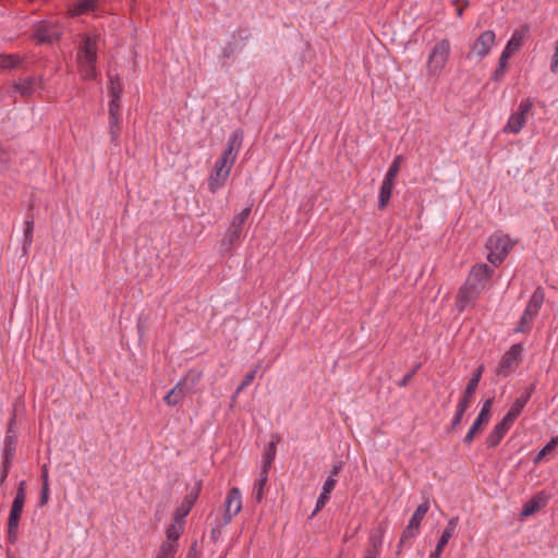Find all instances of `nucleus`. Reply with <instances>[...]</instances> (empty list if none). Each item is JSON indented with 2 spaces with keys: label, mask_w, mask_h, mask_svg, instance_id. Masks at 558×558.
Wrapping results in <instances>:
<instances>
[{
  "label": "nucleus",
  "mask_w": 558,
  "mask_h": 558,
  "mask_svg": "<svg viewBox=\"0 0 558 558\" xmlns=\"http://www.w3.org/2000/svg\"><path fill=\"white\" fill-rule=\"evenodd\" d=\"M484 368H485L484 365L481 364L474 369L472 377L469 379L466 387L464 389V392L457 404L454 415L451 420L449 427L447 428V433L454 432L458 428V426L461 424L465 412L468 411V409L470 408V405L472 403L473 396L477 389V386L482 378Z\"/></svg>",
  "instance_id": "f257e3e1"
},
{
  "label": "nucleus",
  "mask_w": 558,
  "mask_h": 558,
  "mask_svg": "<svg viewBox=\"0 0 558 558\" xmlns=\"http://www.w3.org/2000/svg\"><path fill=\"white\" fill-rule=\"evenodd\" d=\"M527 32V25H524L521 27V29H515L513 32L511 38L508 40L505 49L502 50L499 57L498 65L496 66L495 71L492 74V80L494 82H500L504 78L508 68L509 59L514 52H517L521 48L523 39Z\"/></svg>",
  "instance_id": "f03ea898"
},
{
  "label": "nucleus",
  "mask_w": 558,
  "mask_h": 558,
  "mask_svg": "<svg viewBox=\"0 0 558 558\" xmlns=\"http://www.w3.org/2000/svg\"><path fill=\"white\" fill-rule=\"evenodd\" d=\"M26 499L25 481H22L16 489L9 518H8V542L14 544L17 541L19 525Z\"/></svg>",
  "instance_id": "7ed1b4c3"
},
{
  "label": "nucleus",
  "mask_w": 558,
  "mask_h": 558,
  "mask_svg": "<svg viewBox=\"0 0 558 558\" xmlns=\"http://www.w3.org/2000/svg\"><path fill=\"white\" fill-rule=\"evenodd\" d=\"M451 45L449 39L444 38L435 44L429 52L426 71L429 76H438L441 74L449 60Z\"/></svg>",
  "instance_id": "20e7f679"
},
{
  "label": "nucleus",
  "mask_w": 558,
  "mask_h": 558,
  "mask_svg": "<svg viewBox=\"0 0 558 558\" xmlns=\"http://www.w3.org/2000/svg\"><path fill=\"white\" fill-rule=\"evenodd\" d=\"M251 38V32L247 27H239L231 34L230 40L221 48L219 60L221 66H229V60H233L238 52H241L245 43Z\"/></svg>",
  "instance_id": "39448f33"
},
{
  "label": "nucleus",
  "mask_w": 558,
  "mask_h": 558,
  "mask_svg": "<svg viewBox=\"0 0 558 558\" xmlns=\"http://www.w3.org/2000/svg\"><path fill=\"white\" fill-rule=\"evenodd\" d=\"M34 32L31 39L36 45H52L60 40L63 34V27L58 22H49L46 20L34 24Z\"/></svg>",
  "instance_id": "423d86ee"
},
{
  "label": "nucleus",
  "mask_w": 558,
  "mask_h": 558,
  "mask_svg": "<svg viewBox=\"0 0 558 558\" xmlns=\"http://www.w3.org/2000/svg\"><path fill=\"white\" fill-rule=\"evenodd\" d=\"M252 206L253 205L251 204L250 206L245 207L244 209H242L241 213L233 217L221 242V247L225 251L231 252L234 245L238 244V242L240 241L244 225L251 215Z\"/></svg>",
  "instance_id": "0eeeda50"
},
{
  "label": "nucleus",
  "mask_w": 558,
  "mask_h": 558,
  "mask_svg": "<svg viewBox=\"0 0 558 558\" xmlns=\"http://www.w3.org/2000/svg\"><path fill=\"white\" fill-rule=\"evenodd\" d=\"M533 108L531 98L522 99L519 104L518 110L511 113L507 124L502 128L506 134H519L526 124L527 114Z\"/></svg>",
  "instance_id": "6e6552de"
},
{
  "label": "nucleus",
  "mask_w": 558,
  "mask_h": 558,
  "mask_svg": "<svg viewBox=\"0 0 558 558\" xmlns=\"http://www.w3.org/2000/svg\"><path fill=\"white\" fill-rule=\"evenodd\" d=\"M523 344H512L501 356V360L495 371L497 376L508 377L519 366L522 361Z\"/></svg>",
  "instance_id": "1a4fd4ad"
},
{
  "label": "nucleus",
  "mask_w": 558,
  "mask_h": 558,
  "mask_svg": "<svg viewBox=\"0 0 558 558\" xmlns=\"http://www.w3.org/2000/svg\"><path fill=\"white\" fill-rule=\"evenodd\" d=\"M496 43V34L492 29L482 32L471 46L468 58L475 56L478 60L489 54Z\"/></svg>",
  "instance_id": "9d476101"
},
{
  "label": "nucleus",
  "mask_w": 558,
  "mask_h": 558,
  "mask_svg": "<svg viewBox=\"0 0 558 558\" xmlns=\"http://www.w3.org/2000/svg\"><path fill=\"white\" fill-rule=\"evenodd\" d=\"M482 291L476 286L465 280L459 288L456 295V307L459 312H463L469 306H474Z\"/></svg>",
  "instance_id": "9b49d317"
},
{
  "label": "nucleus",
  "mask_w": 558,
  "mask_h": 558,
  "mask_svg": "<svg viewBox=\"0 0 558 558\" xmlns=\"http://www.w3.org/2000/svg\"><path fill=\"white\" fill-rule=\"evenodd\" d=\"M82 43L77 50V62L87 61L90 63H97V36L90 34H82Z\"/></svg>",
  "instance_id": "f8f14e48"
},
{
  "label": "nucleus",
  "mask_w": 558,
  "mask_h": 558,
  "mask_svg": "<svg viewBox=\"0 0 558 558\" xmlns=\"http://www.w3.org/2000/svg\"><path fill=\"white\" fill-rule=\"evenodd\" d=\"M494 274V268L489 267L487 264H476L471 268L466 280L476 286L477 289L483 292L492 280Z\"/></svg>",
  "instance_id": "ddd939ff"
},
{
  "label": "nucleus",
  "mask_w": 558,
  "mask_h": 558,
  "mask_svg": "<svg viewBox=\"0 0 558 558\" xmlns=\"http://www.w3.org/2000/svg\"><path fill=\"white\" fill-rule=\"evenodd\" d=\"M242 509L241 492L238 487H231L225 500V524H229L232 518L236 515Z\"/></svg>",
  "instance_id": "4468645a"
},
{
  "label": "nucleus",
  "mask_w": 558,
  "mask_h": 558,
  "mask_svg": "<svg viewBox=\"0 0 558 558\" xmlns=\"http://www.w3.org/2000/svg\"><path fill=\"white\" fill-rule=\"evenodd\" d=\"M549 498L550 496L545 490L537 492L527 502L523 505L520 515L523 518L533 515L541 508L547 505Z\"/></svg>",
  "instance_id": "2eb2a0df"
},
{
  "label": "nucleus",
  "mask_w": 558,
  "mask_h": 558,
  "mask_svg": "<svg viewBox=\"0 0 558 558\" xmlns=\"http://www.w3.org/2000/svg\"><path fill=\"white\" fill-rule=\"evenodd\" d=\"M99 0H76L68 5L66 13L70 17H78L96 11Z\"/></svg>",
  "instance_id": "dca6fc26"
},
{
  "label": "nucleus",
  "mask_w": 558,
  "mask_h": 558,
  "mask_svg": "<svg viewBox=\"0 0 558 558\" xmlns=\"http://www.w3.org/2000/svg\"><path fill=\"white\" fill-rule=\"evenodd\" d=\"M458 524H459L458 517H453L448 521L446 527L444 529V531L441 533V536L439 537V539L436 544L435 549L430 553L432 555H436L437 557L440 558L449 539L454 535Z\"/></svg>",
  "instance_id": "f3484780"
},
{
  "label": "nucleus",
  "mask_w": 558,
  "mask_h": 558,
  "mask_svg": "<svg viewBox=\"0 0 558 558\" xmlns=\"http://www.w3.org/2000/svg\"><path fill=\"white\" fill-rule=\"evenodd\" d=\"M512 426L506 418L502 420L494 427L486 438L487 448H496L502 438L506 436L510 427Z\"/></svg>",
  "instance_id": "a211bd4d"
},
{
  "label": "nucleus",
  "mask_w": 558,
  "mask_h": 558,
  "mask_svg": "<svg viewBox=\"0 0 558 558\" xmlns=\"http://www.w3.org/2000/svg\"><path fill=\"white\" fill-rule=\"evenodd\" d=\"M185 524L172 522L168 525L166 530V541H163L160 546H170L173 549V554L175 555L179 548L178 541L181 534L184 531Z\"/></svg>",
  "instance_id": "6ab92c4d"
},
{
  "label": "nucleus",
  "mask_w": 558,
  "mask_h": 558,
  "mask_svg": "<svg viewBox=\"0 0 558 558\" xmlns=\"http://www.w3.org/2000/svg\"><path fill=\"white\" fill-rule=\"evenodd\" d=\"M386 532V523H378L377 527L371 532L368 537V547L365 549L367 553L380 555L384 535Z\"/></svg>",
  "instance_id": "aec40b11"
},
{
  "label": "nucleus",
  "mask_w": 558,
  "mask_h": 558,
  "mask_svg": "<svg viewBox=\"0 0 558 558\" xmlns=\"http://www.w3.org/2000/svg\"><path fill=\"white\" fill-rule=\"evenodd\" d=\"M229 175L230 172H228V170H222L214 166L207 179L209 192L211 194L217 193L218 190L225 186Z\"/></svg>",
  "instance_id": "412c9836"
},
{
  "label": "nucleus",
  "mask_w": 558,
  "mask_h": 558,
  "mask_svg": "<svg viewBox=\"0 0 558 558\" xmlns=\"http://www.w3.org/2000/svg\"><path fill=\"white\" fill-rule=\"evenodd\" d=\"M203 371L191 368L178 383L179 386L183 387L184 391L192 393L194 392L196 386L201 383Z\"/></svg>",
  "instance_id": "4be33fe9"
},
{
  "label": "nucleus",
  "mask_w": 558,
  "mask_h": 558,
  "mask_svg": "<svg viewBox=\"0 0 558 558\" xmlns=\"http://www.w3.org/2000/svg\"><path fill=\"white\" fill-rule=\"evenodd\" d=\"M34 204L31 203L28 206L26 220H25V227H24V239H23V250L26 252V250L32 245L33 242V232H34V214H33Z\"/></svg>",
  "instance_id": "5701e85b"
},
{
  "label": "nucleus",
  "mask_w": 558,
  "mask_h": 558,
  "mask_svg": "<svg viewBox=\"0 0 558 558\" xmlns=\"http://www.w3.org/2000/svg\"><path fill=\"white\" fill-rule=\"evenodd\" d=\"M488 422L489 418L478 414L465 437L463 438V444L470 446L473 442L475 436L483 432L484 426L487 425Z\"/></svg>",
  "instance_id": "b1692460"
},
{
  "label": "nucleus",
  "mask_w": 558,
  "mask_h": 558,
  "mask_svg": "<svg viewBox=\"0 0 558 558\" xmlns=\"http://www.w3.org/2000/svg\"><path fill=\"white\" fill-rule=\"evenodd\" d=\"M187 395L189 393L184 391L183 387L179 386V383H177L175 386L163 397V401L169 407H175L180 404Z\"/></svg>",
  "instance_id": "393cba45"
},
{
  "label": "nucleus",
  "mask_w": 558,
  "mask_h": 558,
  "mask_svg": "<svg viewBox=\"0 0 558 558\" xmlns=\"http://www.w3.org/2000/svg\"><path fill=\"white\" fill-rule=\"evenodd\" d=\"M545 300L544 289L539 286L537 287L531 295V299L526 305V310L530 311L534 316H537L539 310Z\"/></svg>",
  "instance_id": "a878e982"
},
{
  "label": "nucleus",
  "mask_w": 558,
  "mask_h": 558,
  "mask_svg": "<svg viewBox=\"0 0 558 558\" xmlns=\"http://www.w3.org/2000/svg\"><path fill=\"white\" fill-rule=\"evenodd\" d=\"M393 186H395V182H391L388 180L383 181L380 190H379V195H378V205L377 206H378L379 210H383L388 206L389 201L391 198Z\"/></svg>",
  "instance_id": "bb28decb"
},
{
  "label": "nucleus",
  "mask_w": 558,
  "mask_h": 558,
  "mask_svg": "<svg viewBox=\"0 0 558 558\" xmlns=\"http://www.w3.org/2000/svg\"><path fill=\"white\" fill-rule=\"evenodd\" d=\"M489 243L490 248H494L496 252L501 253V255L506 257L512 248V243L508 235L497 236L495 240L490 238Z\"/></svg>",
  "instance_id": "cd10ccee"
},
{
  "label": "nucleus",
  "mask_w": 558,
  "mask_h": 558,
  "mask_svg": "<svg viewBox=\"0 0 558 558\" xmlns=\"http://www.w3.org/2000/svg\"><path fill=\"white\" fill-rule=\"evenodd\" d=\"M244 138V131L242 129H235L230 136L228 137L226 148L231 150L233 154L238 156L240 151Z\"/></svg>",
  "instance_id": "c85d7f7f"
},
{
  "label": "nucleus",
  "mask_w": 558,
  "mask_h": 558,
  "mask_svg": "<svg viewBox=\"0 0 558 558\" xmlns=\"http://www.w3.org/2000/svg\"><path fill=\"white\" fill-rule=\"evenodd\" d=\"M108 78H109L108 92H109L110 98L121 99V96L123 94V85H122L120 75L117 73L112 74L109 72Z\"/></svg>",
  "instance_id": "c756f323"
},
{
  "label": "nucleus",
  "mask_w": 558,
  "mask_h": 558,
  "mask_svg": "<svg viewBox=\"0 0 558 558\" xmlns=\"http://www.w3.org/2000/svg\"><path fill=\"white\" fill-rule=\"evenodd\" d=\"M526 403L527 402L525 401V397H518L511 404L510 409L508 410L504 418H506L509 423L513 424L518 416L521 414Z\"/></svg>",
  "instance_id": "7c9ffc66"
},
{
  "label": "nucleus",
  "mask_w": 558,
  "mask_h": 558,
  "mask_svg": "<svg viewBox=\"0 0 558 558\" xmlns=\"http://www.w3.org/2000/svg\"><path fill=\"white\" fill-rule=\"evenodd\" d=\"M15 444H16V437L14 435H7L5 447H4V451H3V461H2V464L5 466L12 465V460L14 458V452H15Z\"/></svg>",
  "instance_id": "2f4dec72"
},
{
  "label": "nucleus",
  "mask_w": 558,
  "mask_h": 558,
  "mask_svg": "<svg viewBox=\"0 0 558 558\" xmlns=\"http://www.w3.org/2000/svg\"><path fill=\"white\" fill-rule=\"evenodd\" d=\"M22 58L15 53H0V69L11 70L16 69L22 63Z\"/></svg>",
  "instance_id": "473e14b6"
},
{
  "label": "nucleus",
  "mask_w": 558,
  "mask_h": 558,
  "mask_svg": "<svg viewBox=\"0 0 558 558\" xmlns=\"http://www.w3.org/2000/svg\"><path fill=\"white\" fill-rule=\"evenodd\" d=\"M558 446V435L553 437L534 457L533 463L538 465L546 457L551 453Z\"/></svg>",
  "instance_id": "72a5a7b5"
},
{
  "label": "nucleus",
  "mask_w": 558,
  "mask_h": 558,
  "mask_svg": "<svg viewBox=\"0 0 558 558\" xmlns=\"http://www.w3.org/2000/svg\"><path fill=\"white\" fill-rule=\"evenodd\" d=\"M429 510V501L426 499L422 504L417 506L414 513L412 514L409 523L413 524V526H417L421 529L422 521Z\"/></svg>",
  "instance_id": "f704fd0d"
},
{
  "label": "nucleus",
  "mask_w": 558,
  "mask_h": 558,
  "mask_svg": "<svg viewBox=\"0 0 558 558\" xmlns=\"http://www.w3.org/2000/svg\"><path fill=\"white\" fill-rule=\"evenodd\" d=\"M34 84H35V78L27 77V78L21 80L17 83H14L13 87L22 96H31L34 92Z\"/></svg>",
  "instance_id": "c9c22d12"
},
{
  "label": "nucleus",
  "mask_w": 558,
  "mask_h": 558,
  "mask_svg": "<svg viewBox=\"0 0 558 558\" xmlns=\"http://www.w3.org/2000/svg\"><path fill=\"white\" fill-rule=\"evenodd\" d=\"M536 316H534L530 311H527L526 308L524 310L521 318H520V322L518 324V326L515 327L514 331L515 332H527L530 331V326L532 324V322L534 320Z\"/></svg>",
  "instance_id": "e433bc0d"
},
{
  "label": "nucleus",
  "mask_w": 558,
  "mask_h": 558,
  "mask_svg": "<svg viewBox=\"0 0 558 558\" xmlns=\"http://www.w3.org/2000/svg\"><path fill=\"white\" fill-rule=\"evenodd\" d=\"M187 501L181 502V505L174 510L172 521L175 523H183L185 524V518L191 512L192 508L187 505Z\"/></svg>",
  "instance_id": "4c0bfd02"
},
{
  "label": "nucleus",
  "mask_w": 558,
  "mask_h": 558,
  "mask_svg": "<svg viewBox=\"0 0 558 558\" xmlns=\"http://www.w3.org/2000/svg\"><path fill=\"white\" fill-rule=\"evenodd\" d=\"M120 122H121L120 116H114V117L109 116V133L111 136V142L114 144L118 143V138L120 135V131H121Z\"/></svg>",
  "instance_id": "58836bf2"
},
{
  "label": "nucleus",
  "mask_w": 558,
  "mask_h": 558,
  "mask_svg": "<svg viewBox=\"0 0 558 558\" xmlns=\"http://www.w3.org/2000/svg\"><path fill=\"white\" fill-rule=\"evenodd\" d=\"M78 64H80L84 80L92 81V80L96 78V76H97L96 63H90L87 61H78Z\"/></svg>",
  "instance_id": "ea45409f"
},
{
  "label": "nucleus",
  "mask_w": 558,
  "mask_h": 558,
  "mask_svg": "<svg viewBox=\"0 0 558 558\" xmlns=\"http://www.w3.org/2000/svg\"><path fill=\"white\" fill-rule=\"evenodd\" d=\"M280 440H281V438L278 434L272 435L271 441L268 444V446L266 447V449L264 451V454H263L264 460H268V461L275 460L276 453H277V445L280 442Z\"/></svg>",
  "instance_id": "a19ab883"
},
{
  "label": "nucleus",
  "mask_w": 558,
  "mask_h": 558,
  "mask_svg": "<svg viewBox=\"0 0 558 558\" xmlns=\"http://www.w3.org/2000/svg\"><path fill=\"white\" fill-rule=\"evenodd\" d=\"M401 159H402V157L400 155L395 157L393 161L389 166V169H388L384 180L395 182V179L397 178V175L400 171Z\"/></svg>",
  "instance_id": "79ce46f5"
},
{
  "label": "nucleus",
  "mask_w": 558,
  "mask_h": 558,
  "mask_svg": "<svg viewBox=\"0 0 558 558\" xmlns=\"http://www.w3.org/2000/svg\"><path fill=\"white\" fill-rule=\"evenodd\" d=\"M267 480H268L267 475L260 476L254 485L253 495L257 502H260L264 498V487L267 483Z\"/></svg>",
  "instance_id": "37998d69"
},
{
  "label": "nucleus",
  "mask_w": 558,
  "mask_h": 558,
  "mask_svg": "<svg viewBox=\"0 0 558 558\" xmlns=\"http://www.w3.org/2000/svg\"><path fill=\"white\" fill-rule=\"evenodd\" d=\"M420 532V527L413 526V524L408 523V525L404 527V530L401 533V543H409L411 539H413Z\"/></svg>",
  "instance_id": "c03bdc74"
},
{
  "label": "nucleus",
  "mask_w": 558,
  "mask_h": 558,
  "mask_svg": "<svg viewBox=\"0 0 558 558\" xmlns=\"http://www.w3.org/2000/svg\"><path fill=\"white\" fill-rule=\"evenodd\" d=\"M257 368L258 367H255L254 369H252L251 372L245 374V376L243 377L241 384L235 389L233 398L252 384V381L254 380V378H255V376L257 374Z\"/></svg>",
  "instance_id": "a18cd8bd"
},
{
  "label": "nucleus",
  "mask_w": 558,
  "mask_h": 558,
  "mask_svg": "<svg viewBox=\"0 0 558 558\" xmlns=\"http://www.w3.org/2000/svg\"><path fill=\"white\" fill-rule=\"evenodd\" d=\"M201 489H202V482H198L196 484V486L187 495L184 496L183 501H187L189 502L187 505L191 508H193L196 500L198 499Z\"/></svg>",
  "instance_id": "49530a36"
},
{
  "label": "nucleus",
  "mask_w": 558,
  "mask_h": 558,
  "mask_svg": "<svg viewBox=\"0 0 558 558\" xmlns=\"http://www.w3.org/2000/svg\"><path fill=\"white\" fill-rule=\"evenodd\" d=\"M329 499H330V494L326 493V492H322L316 501V506L312 513V517H314L318 511H320L326 506V504L328 502Z\"/></svg>",
  "instance_id": "de8ad7c7"
},
{
  "label": "nucleus",
  "mask_w": 558,
  "mask_h": 558,
  "mask_svg": "<svg viewBox=\"0 0 558 558\" xmlns=\"http://www.w3.org/2000/svg\"><path fill=\"white\" fill-rule=\"evenodd\" d=\"M490 253L487 256L488 262H490L494 266L500 265L506 256L501 255V253L496 252L494 248H490Z\"/></svg>",
  "instance_id": "09e8293b"
},
{
  "label": "nucleus",
  "mask_w": 558,
  "mask_h": 558,
  "mask_svg": "<svg viewBox=\"0 0 558 558\" xmlns=\"http://www.w3.org/2000/svg\"><path fill=\"white\" fill-rule=\"evenodd\" d=\"M108 114L111 117L120 116V99H110L108 104Z\"/></svg>",
  "instance_id": "8fccbe9b"
},
{
  "label": "nucleus",
  "mask_w": 558,
  "mask_h": 558,
  "mask_svg": "<svg viewBox=\"0 0 558 558\" xmlns=\"http://www.w3.org/2000/svg\"><path fill=\"white\" fill-rule=\"evenodd\" d=\"M493 403H494V398H489V399L485 400L478 414L490 420Z\"/></svg>",
  "instance_id": "3c124183"
},
{
  "label": "nucleus",
  "mask_w": 558,
  "mask_h": 558,
  "mask_svg": "<svg viewBox=\"0 0 558 558\" xmlns=\"http://www.w3.org/2000/svg\"><path fill=\"white\" fill-rule=\"evenodd\" d=\"M173 549L170 546H159L156 558H174Z\"/></svg>",
  "instance_id": "603ef678"
},
{
  "label": "nucleus",
  "mask_w": 558,
  "mask_h": 558,
  "mask_svg": "<svg viewBox=\"0 0 558 558\" xmlns=\"http://www.w3.org/2000/svg\"><path fill=\"white\" fill-rule=\"evenodd\" d=\"M452 4L457 7V16L462 17L463 11L469 7V0H452Z\"/></svg>",
  "instance_id": "864d4df0"
},
{
  "label": "nucleus",
  "mask_w": 558,
  "mask_h": 558,
  "mask_svg": "<svg viewBox=\"0 0 558 558\" xmlns=\"http://www.w3.org/2000/svg\"><path fill=\"white\" fill-rule=\"evenodd\" d=\"M549 68L553 73H558V39L555 43V52L553 54Z\"/></svg>",
  "instance_id": "5fc2aeb1"
},
{
  "label": "nucleus",
  "mask_w": 558,
  "mask_h": 558,
  "mask_svg": "<svg viewBox=\"0 0 558 558\" xmlns=\"http://www.w3.org/2000/svg\"><path fill=\"white\" fill-rule=\"evenodd\" d=\"M216 168H219V169H222V170H228V172L231 173V169L233 167V165L231 162H229L228 160H226L225 158H221L219 157L215 165H214Z\"/></svg>",
  "instance_id": "6e6d98bb"
},
{
  "label": "nucleus",
  "mask_w": 558,
  "mask_h": 558,
  "mask_svg": "<svg viewBox=\"0 0 558 558\" xmlns=\"http://www.w3.org/2000/svg\"><path fill=\"white\" fill-rule=\"evenodd\" d=\"M49 499V485H41L40 496H39V506H44L48 502Z\"/></svg>",
  "instance_id": "4d7b16f0"
},
{
  "label": "nucleus",
  "mask_w": 558,
  "mask_h": 558,
  "mask_svg": "<svg viewBox=\"0 0 558 558\" xmlns=\"http://www.w3.org/2000/svg\"><path fill=\"white\" fill-rule=\"evenodd\" d=\"M336 484H337V480L331 476H328L323 485V492L330 494L335 489Z\"/></svg>",
  "instance_id": "13d9d810"
},
{
  "label": "nucleus",
  "mask_w": 558,
  "mask_h": 558,
  "mask_svg": "<svg viewBox=\"0 0 558 558\" xmlns=\"http://www.w3.org/2000/svg\"><path fill=\"white\" fill-rule=\"evenodd\" d=\"M185 558H201V554L197 549V542H193L190 546Z\"/></svg>",
  "instance_id": "bf43d9fd"
},
{
  "label": "nucleus",
  "mask_w": 558,
  "mask_h": 558,
  "mask_svg": "<svg viewBox=\"0 0 558 558\" xmlns=\"http://www.w3.org/2000/svg\"><path fill=\"white\" fill-rule=\"evenodd\" d=\"M221 158H225L226 160H228L229 162H231L232 165L234 163L235 159H236V155L233 154L231 150H229L228 148L225 147L222 154L220 155Z\"/></svg>",
  "instance_id": "052dcab7"
},
{
  "label": "nucleus",
  "mask_w": 558,
  "mask_h": 558,
  "mask_svg": "<svg viewBox=\"0 0 558 558\" xmlns=\"http://www.w3.org/2000/svg\"><path fill=\"white\" fill-rule=\"evenodd\" d=\"M535 391V384H531L525 388L524 392L520 397H525V401L529 402L533 392Z\"/></svg>",
  "instance_id": "680f3d73"
},
{
  "label": "nucleus",
  "mask_w": 558,
  "mask_h": 558,
  "mask_svg": "<svg viewBox=\"0 0 558 558\" xmlns=\"http://www.w3.org/2000/svg\"><path fill=\"white\" fill-rule=\"evenodd\" d=\"M272 462L271 460H264L263 459V466H262V472H260V476H265L267 475L268 476V472L272 465Z\"/></svg>",
  "instance_id": "e2e57ef3"
},
{
  "label": "nucleus",
  "mask_w": 558,
  "mask_h": 558,
  "mask_svg": "<svg viewBox=\"0 0 558 558\" xmlns=\"http://www.w3.org/2000/svg\"><path fill=\"white\" fill-rule=\"evenodd\" d=\"M10 469H11V466H5L2 464V468L0 471V485H2L4 483V481L7 480Z\"/></svg>",
  "instance_id": "0e129e2a"
},
{
  "label": "nucleus",
  "mask_w": 558,
  "mask_h": 558,
  "mask_svg": "<svg viewBox=\"0 0 558 558\" xmlns=\"http://www.w3.org/2000/svg\"><path fill=\"white\" fill-rule=\"evenodd\" d=\"M40 478H41V485H49L47 465L43 466Z\"/></svg>",
  "instance_id": "69168bd1"
},
{
  "label": "nucleus",
  "mask_w": 558,
  "mask_h": 558,
  "mask_svg": "<svg viewBox=\"0 0 558 558\" xmlns=\"http://www.w3.org/2000/svg\"><path fill=\"white\" fill-rule=\"evenodd\" d=\"M412 380L411 374H405L403 378L398 383L399 387H407Z\"/></svg>",
  "instance_id": "338daca9"
},
{
  "label": "nucleus",
  "mask_w": 558,
  "mask_h": 558,
  "mask_svg": "<svg viewBox=\"0 0 558 558\" xmlns=\"http://www.w3.org/2000/svg\"><path fill=\"white\" fill-rule=\"evenodd\" d=\"M342 469V463H338V464H335L330 471V475L331 477L335 478V476H337L339 474V472L341 471Z\"/></svg>",
  "instance_id": "774afa93"
}]
</instances>
